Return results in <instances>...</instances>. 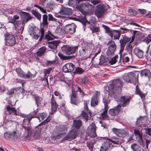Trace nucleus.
<instances>
[{"label": "nucleus", "mask_w": 151, "mask_h": 151, "mask_svg": "<svg viewBox=\"0 0 151 151\" xmlns=\"http://www.w3.org/2000/svg\"><path fill=\"white\" fill-rule=\"evenodd\" d=\"M40 129H36L33 135V138L35 139H39L40 138Z\"/></svg>", "instance_id": "nucleus-50"}, {"label": "nucleus", "mask_w": 151, "mask_h": 151, "mask_svg": "<svg viewBox=\"0 0 151 151\" xmlns=\"http://www.w3.org/2000/svg\"><path fill=\"white\" fill-rule=\"evenodd\" d=\"M100 95V92L96 91L95 94L92 97L91 101V105L92 106H95L98 104L97 98Z\"/></svg>", "instance_id": "nucleus-20"}, {"label": "nucleus", "mask_w": 151, "mask_h": 151, "mask_svg": "<svg viewBox=\"0 0 151 151\" xmlns=\"http://www.w3.org/2000/svg\"><path fill=\"white\" fill-rule=\"evenodd\" d=\"M135 36H136L137 40L139 42H140L142 41H144L146 43L145 40L147 37L145 38L144 35L143 33L140 32H138L136 31H134L133 35L132 36V38H134Z\"/></svg>", "instance_id": "nucleus-16"}, {"label": "nucleus", "mask_w": 151, "mask_h": 151, "mask_svg": "<svg viewBox=\"0 0 151 151\" xmlns=\"http://www.w3.org/2000/svg\"><path fill=\"white\" fill-rule=\"evenodd\" d=\"M110 145L109 142L106 141L104 142L101 147L108 150L110 146Z\"/></svg>", "instance_id": "nucleus-55"}, {"label": "nucleus", "mask_w": 151, "mask_h": 151, "mask_svg": "<svg viewBox=\"0 0 151 151\" xmlns=\"http://www.w3.org/2000/svg\"><path fill=\"white\" fill-rule=\"evenodd\" d=\"M108 109L104 108V112L101 114V116L102 119L104 120H107L108 119V116L107 114Z\"/></svg>", "instance_id": "nucleus-44"}, {"label": "nucleus", "mask_w": 151, "mask_h": 151, "mask_svg": "<svg viewBox=\"0 0 151 151\" xmlns=\"http://www.w3.org/2000/svg\"><path fill=\"white\" fill-rule=\"evenodd\" d=\"M91 131L88 134V136L91 138H94L97 136L96 133V127L94 123H92L91 126Z\"/></svg>", "instance_id": "nucleus-21"}, {"label": "nucleus", "mask_w": 151, "mask_h": 151, "mask_svg": "<svg viewBox=\"0 0 151 151\" xmlns=\"http://www.w3.org/2000/svg\"><path fill=\"white\" fill-rule=\"evenodd\" d=\"M59 43L58 41H53L49 42L48 46L51 49L55 50L57 48Z\"/></svg>", "instance_id": "nucleus-28"}, {"label": "nucleus", "mask_w": 151, "mask_h": 151, "mask_svg": "<svg viewBox=\"0 0 151 151\" xmlns=\"http://www.w3.org/2000/svg\"><path fill=\"white\" fill-rule=\"evenodd\" d=\"M112 131L113 132L118 136L121 137H125L128 133V130L126 129H118L114 128Z\"/></svg>", "instance_id": "nucleus-14"}, {"label": "nucleus", "mask_w": 151, "mask_h": 151, "mask_svg": "<svg viewBox=\"0 0 151 151\" xmlns=\"http://www.w3.org/2000/svg\"><path fill=\"white\" fill-rule=\"evenodd\" d=\"M137 75L133 72H129L124 74L123 78L127 82H130L135 85L137 81Z\"/></svg>", "instance_id": "nucleus-4"}, {"label": "nucleus", "mask_w": 151, "mask_h": 151, "mask_svg": "<svg viewBox=\"0 0 151 151\" xmlns=\"http://www.w3.org/2000/svg\"><path fill=\"white\" fill-rule=\"evenodd\" d=\"M50 35L46 34L45 36V39L48 40H50L52 39H54V38H56L57 37L54 36L51 33H50Z\"/></svg>", "instance_id": "nucleus-59"}, {"label": "nucleus", "mask_w": 151, "mask_h": 151, "mask_svg": "<svg viewBox=\"0 0 151 151\" xmlns=\"http://www.w3.org/2000/svg\"><path fill=\"white\" fill-rule=\"evenodd\" d=\"M38 112L37 109L35 110L34 109L33 111L30 114L26 116L23 120L24 124L27 126L23 127L25 130V136L27 137H29L31 135L32 130L31 128L29 126L31 119L35 117H37L40 121L45 119V116L42 113H39L37 115H36V114Z\"/></svg>", "instance_id": "nucleus-1"}, {"label": "nucleus", "mask_w": 151, "mask_h": 151, "mask_svg": "<svg viewBox=\"0 0 151 151\" xmlns=\"http://www.w3.org/2000/svg\"><path fill=\"white\" fill-rule=\"evenodd\" d=\"M63 29L60 26H58L57 27L55 31L56 34H60L62 32Z\"/></svg>", "instance_id": "nucleus-61"}, {"label": "nucleus", "mask_w": 151, "mask_h": 151, "mask_svg": "<svg viewBox=\"0 0 151 151\" xmlns=\"http://www.w3.org/2000/svg\"><path fill=\"white\" fill-rule=\"evenodd\" d=\"M140 74L141 76H147L148 77L151 76V73L150 70L148 69H145L141 71Z\"/></svg>", "instance_id": "nucleus-38"}, {"label": "nucleus", "mask_w": 151, "mask_h": 151, "mask_svg": "<svg viewBox=\"0 0 151 151\" xmlns=\"http://www.w3.org/2000/svg\"><path fill=\"white\" fill-rule=\"evenodd\" d=\"M75 67L72 63H68L63 66L62 70L65 73H70L73 71Z\"/></svg>", "instance_id": "nucleus-18"}, {"label": "nucleus", "mask_w": 151, "mask_h": 151, "mask_svg": "<svg viewBox=\"0 0 151 151\" xmlns=\"http://www.w3.org/2000/svg\"><path fill=\"white\" fill-rule=\"evenodd\" d=\"M79 20L80 22H81L83 25L84 26L83 27L84 28V30L85 29V27L86 26V23H88L89 24H90V22L86 19L85 16L83 17H82L80 18Z\"/></svg>", "instance_id": "nucleus-46"}, {"label": "nucleus", "mask_w": 151, "mask_h": 151, "mask_svg": "<svg viewBox=\"0 0 151 151\" xmlns=\"http://www.w3.org/2000/svg\"><path fill=\"white\" fill-rule=\"evenodd\" d=\"M77 131L75 129H73L70 131L67 135L63 139V140L70 141L75 139L77 137Z\"/></svg>", "instance_id": "nucleus-15"}, {"label": "nucleus", "mask_w": 151, "mask_h": 151, "mask_svg": "<svg viewBox=\"0 0 151 151\" xmlns=\"http://www.w3.org/2000/svg\"><path fill=\"white\" fill-rule=\"evenodd\" d=\"M77 88L78 91L79 92L80 94L81 95V96L83 97L85 95V94L84 92V91L85 90L84 88L83 87L81 88L79 87H78Z\"/></svg>", "instance_id": "nucleus-63"}, {"label": "nucleus", "mask_w": 151, "mask_h": 151, "mask_svg": "<svg viewBox=\"0 0 151 151\" xmlns=\"http://www.w3.org/2000/svg\"><path fill=\"white\" fill-rule=\"evenodd\" d=\"M131 147L134 151H140V149L139 146L136 143L131 145Z\"/></svg>", "instance_id": "nucleus-52"}, {"label": "nucleus", "mask_w": 151, "mask_h": 151, "mask_svg": "<svg viewBox=\"0 0 151 151\" xmlns=\"http://www.w3.org/2000/svg\"><path fill=\"white\" fill-rule=\"evenodd\" d=\"M134 54L139 58H141L143 56V51L138 48H136L134 50Z\"/></svg>", "instance_id": "nucleus-31"}, {"label": "nucleus", "mask_w": 151, "mask_h": 151, "mask_svg": "<svg viewBox=\"0 0 151 151\" xmlns=\"http://www.w3.org/2000/svg\"><path fill=\"white\" fill-rule=\"evenodd\" d=\"M6 109L10 114L16 115H17V111L14 108H12L9 105H7L6 107Z\"/></svg>", "instance_id": "nucleus-30"}, {"label": "nucleus", "mask_w": 151, "mask_h": 151, "mask_svg": "<svg viewBox=\"0 0 151 151\" xmlns=\"http://www.w3.org/2000/svg\"><path fill=\"white\" fill-rule=\"evenodd\" d=\"M120 109V108L117 106L115 108L110 109L109 111V114L111 116H115L119 113Z\"/></svg>", "instance_id": "nucleus-25"}, {"label": "nucleus", "mask_w": 151, "mask_h": 151, "mask_svg": "<svg viewBox=\"0 0 151 151\" xmlns=\"http://www.w3.org/2000/svg\"><path fill=\"white\" fill-rule=\"evenodd\" d=\"M55 6L54 3L52 1H50L47 4L45 8L47 11H50L53 9Z\"/></svg>", "instance_id": "nucleus-40"}, {"label": "nucleus", "mask_w": 151, "mask_h": 151, "mask_svg": "<svg viewBox=\"0 0 151 151\" xmlns=\"http://www.w3.org/2000/svg\"><path fill=\"white\" fill-rule=\"evenodd\" d=\"M21 135V133L17 130L11 132L12 139H15L19 137Z\"/></svg>", "instance_id": "nucleus-37"}, {"label": "nucleus", "mask_w": 151, "mask_h": 151, "mask_svg": "<svg viewBox=\"0 0 151 151\" xmlns=\"http://www.w3.org/2000/svg\"><path fill=\"white\" fill-rule=\"evenodd\" d=\"M82 122L80 119H74L73 120V126L76 129H79L81 126Z\"/></svg>", "instance_id": "nucleus-29"}, {"label": "nucleus", "mask_w": 151, "mask_h": 151, "mask_svg": "<svg viewBox=\"0 0 151 151\" xmlns=\"http://www.w3.org/2000/svg\"><path fill=\"white\" fill-rule=\"evenodd\" d=\"M50 120V118H46V119H45L43 122H41V123L39 124L38 126H40L42 125H44V126L43 127L44 128H45V129H46L48 126V125H47V124L46 125H45L46 123H47L48 122H49Z\"/></svg>", "instance_id": "nucleus-48"}, {"label": "nucleus", "mask_w": 151, "mask_h": 151, "mask_svg": "<svg viewBox=\"0 0 151 151\" xmlns=\"http://www.w3.org/2000/svg\"><path fill=\"white\" fill-rule=\"evenodd\" d=\"M21 15L22 18V26L21 29L22 30V32L24 29V27L25 23H27L29 20L32 18V17L30 14L28 13L22 12L21 14Z\"/></svg>", "instance_id": "nucleus-9"}, {"label": "nucleus", "mask_w": 151, "mask_h": 151, "mask_svg": "<svg viewBox=\"0 0 151 151\" xmlns=\"http://www.w3.org/2000/svg\"><path fill=\"white\" fill-rule=\"evenodd\" d=\"M46 48L44 47H42L40 48L37 52V56H42L45 52Z\"/></svg>", "instance_id": "nucleus-43"}, {"label": "nucleus", "mask_w": 151, "mask_h": 151, "mask_svg": "<svg viewBox=\"0 0 151 151\" xmlns=\"http://www.w3.org/2000/svg\"><path fill=\"white\" fill-rule=\"evenodd\" d=\"M88 51V46H85L84 48H83L81 50L79 51V54L82 57H86L87 55V53Z\"/></svg>", "instance_id": "nucleus-32"}, {"label": "nucleus", "mask_w": 151, "mask_h": 151, "mask_svg": "<svg viewBox=\"0 0 151 151\" xmlns=\"http://www.w3.org/2000/svg\"><path fill=\"white\" fill-rule=\"evenodd\" d=\"M145 121L144 117H140L137 118L136 125L137 127H140L142 125V123L144 122Z\"/></svg>", "instance_id": "nucleus-41"}, {"label": "nucleus", "mask_w": 151, "mask_h": 151, "mask_svg": "<svg viewBox=\"0 0 151 151\" xmlns=\"http://www.w3.org/2000/svg\"><path fill=\"white\" fill-rule=\"evenodd\" d=\"M102 27L105 30V32L108 34L109 36H112V32L113 31V30H110L109 28L107 26H106L104 25H102Z\"/></svg>", "instance_id": "nucleus-42"}, {"label": "nucleus", "mask_w": 151, "mask_h": 151, "mask_svg": "<svg viewBox=\"0 0 151 151\" xmlns=\"http://www.w3.org/2000/svg\"><path fill=\"white\" fill-rule=\"evenodd\" d=\"M107 59L105 56L101 55L99 58V64L100 65H102L106 62Z\"/></svg>", "instance_id": "nucleus-54"}, {"label": "nucleus", "mask_w": 151, "mask_h": 151, "mask_svg": "<svg viewBox=\"0 0 151 151\" xmlns=\"http://www.w3.org/2000/svg\"><path fill=\"white\" fill-rule=\"evenodd\" d=\"M118 56L116 55L114 57L111 58L110 60L109 61V63L111 65H112L116 63L117 62L116 59L118 58Z\"/></svg>", "instance_id": "nucleus-53"}, {"label": "nucleus", "mask_w": 151, "mask_h": 151, "mask_svg": "<svg viewBox=\"0 0 151 151\" xmlns=\"http://www.w3.org/2000/svg\"><path fill=\"white\" fill-rule=\"evenodd\" d=\"M112 36H110L111 37H113V36H114V39L119 40L120 36L121 35V33L119 31L113 30V31L112 32Z\"/></svg>", "instance_id": "nucleus-35"}, {"label": "nucleus", "mask_w": 151, "mask_h": 151, "mask_svg": "<svg viewBox=\"0 0 151 151\" xmlns=\"http://www.w3.org/2000/svg\"><path fill=\"white\" fill-rule=\"evenodd\" d=\"M35 75L32 74L30 72L28 71L27 74H25L24 78H31L35 77Z\"/></svg>", "instance_id": "nucleus-58"}, {"label": "nucleus", "mask_w": 151, "mask_h": 151, "mask_svg": "<svg viewBox=\"0 0 151 151\" xmlns=\"http://www.w3.org/2000/svg\"><path fill=\"white\" fill-rule=\"evenodd\" d=\"M76 92L72 90L71 96L70 97V102L71 104L77 105L80 103V101L76 97Z\"/></svg>", "instance_id": "nucleus-19"}, {"label": "nucleus", "mask_w": 151, "mask_h": 151, "mask_svg": "<svg viewBox=\"0 0 151 151\" xmlns=\"http://www.w3.org/2000/svg\"><path fill=\"white\" fill-rule=\"evenodd\" d=\"M16 123L15 121L7 120L4 123V125L6 127H9L12 126L14 124Z\"/></svg>", "instance_id": "nucleus-45"}, {"label": "nucleus", "mask_w": 151, "mask_h": 151, "mask_svg": "<svg viewBox=\"0 0 151 151\" xmlns=\"http://www.w3.org/2000/svg\"><path fill=\"white\" fill-rule=\"evenodd\" d=\"M136 94H139L142 99L144 98V94L140 91L137 86H136Z\"/></svg>", "instance_id": "nucleus-51"}, {"label": "nucleus", "mask_w": 151, "mask_h": 151, "mask_svg": "<svg viewBox=\"0 0 151 151\" xmlns=\"http://www.w3.org/2000/svg\"><path fill=\"white\" fill-rule=\"evenodd\" d=\"M78 46H70L69 45H64L62 47V51L65 54L68 55H70L75 53L78 50Z\"/></svg>", "instance_id": "nucleus-5"}, {"label": "nucleus", "mask_w": 151, "mask_h": 151, "mask_svg": "<svg viewBox=\"0 0 151 151\" xmlns=\"http://www.w3.org/2000/svg\"><path fill=\"white\" fill-rule=\"evenodd\" d=\"M34 99L35 101L37 107L40 106L42 101V98L38 95H35L34 96Z\"/></svg>", "instance_id": "nucleus-39"}, {"label": "nucleus", "mask_w": 151, "mask_h": 151, "mask_svg": "<svg viewBox=\"0 0 151 151\" xmlns=\"http://www.w3.org/2000/svg\"><path fill=\"white\" fill-rule=\"evenodd\" d=\"M96 143L95 139H91L90 141H88L86 142L87 146L90 150L93 149L94 145Z\"/></svg>", "instance_id": "nucleus-34"}, {"label": "nucleus", "mask_w": 151, "mask_h": 151, "mask_svg": "<svg viewBox=\"0 0 151 151\" xmlns=\"http://www.w3.org/2000/svg\"><path fill=\"white\" fill-rule=\"evenodd\" d=\"M72 13L71 9L65 7H62L59 12L60 14L64 15H70Z\"/></svg>", "instance_id": "nucleus-22"}, {"label": "nucleus", "mask_w": 151, "mask_h": 151, "mask_svg": "<svg viewBox=\"0 0 151 151\" xmlns=\"http://www.w3.org/2000/svg\"><path fill=\"white\" fill-rule=\"evenodd\" d=\"M76 8L85 15L86 14L87 12L85 11L84 10L87 8H88V10L93 9V6L90 3L86 2L77 6Z\"/></svg>", "instance_id": "nucleus-7"}, {"label": "nucleus", "mask_w": 151, "mask_h": 151, "mask_svg": "<svg viewBox=\"0 0 151 151\" xmlns=\"http://www.w3.org/2000/svg\"><path fill=\"white\" fill-rule=\"evenodd\" d=\"M132 45H131L130 44H127V45L126 49L127 50L128 53L130 54L132 53Z\"/></svg>", "instance_id": "nucleus-56"}, {"label": "nucleus", "mask_w": 151, "mask_h": 151, "mask_svg": "<svg viewBox=\"0 0 151 151\" xmlns=\"http://www.w3.org/2000/svg\"><path fill=\"white\" fill-rule=\"evenodd\" d=\"M122 37L120 40L119 42L122 48H124L126 44L130 40V39L127 37L125 35H122Z\"/></svg>", "instance_id": "nucleus-23"}, {"label": "nucleus", "mask_w": 151, "mask_h": 151, "mask_svg": "<svg viewBox=\"0 0 151 151\" xmlns=\"http://www.w3.org/2000/svg\"><path fill=\"white\" fill-rule=\"evenodd\" d=\"M104 11L103 7L101 5H98L97 9L95 11V14L98 18H99L102 17Z\"/></svg>", "instance_id": "nucleus-26"}, {"label": "nucleus", "mask_w": 151, "mask_h": 151, "mask_svg": "<svg viewBox=\"0 0 151 151\" xmlns=\"http://www.w3.org/2000/svg\"><path fill=\"white\" fill-rule=\"evenodd\" d=\"M91 112L88 110L87 105L86 103H84V108L83 111H82L81 116L84 119L86 122L88 119H89L91 118Z\"/></svg>", "instance_id": "nucleus-8"}, {"label": "nucleus", "mask_w": 151, "mask_h": 151, "mask_svg": "<svg viewBox=\"0 0 151 151\" xmlns=\"http://www.w3.org/2000/svg\"><path fill=\"white\" fill-rule=\"evenodd\" d=\"M103 103L104 104V108H109L108 104L110 102V100L109 99V96L107 95L104 96L103 97Z\"/></svg>", "instance_id": "nucleus-33"}, {"label": "nucleus", "mask_w": 151, "mask_h": 151, "mask_svg": "<svg viewBox=\"0 0 151 151\" xmlns=\"http://www.w3.org/2000/svg\"><path fill=\"white\" fill-rule=\"evenodd\" d=\"M48 16L46 14H45L42 15V21L41 24L43 25V27H47L48 25Z\"/></svg>", "instance_id": "nucleus-36"}, {"label": "nucleus", "mask_w": 151, "mask_h": 151, "mask_svg": "<svg viewBox=\"0 0 151 151\" xmlns=\"http://www.w3.org/2000/svg\"><path fill=\"white\" fill-rule=\"evenodd\" d=\"M131 99V97L130 96H125L121 97L119 99L120 104L118 106L120 108L127 106L129 104Z\"/></svg>", "instance_id": "nucleus-11"}, {"label": "nucleus", "mask_w": 151, "mask_h": 151, "mask_svg": "<svg viewBox=\"0 0 151 151\" xmlns=\"http://www.w3.org/2000/svg\"><path fill=\"white\" fill-rule=\"evenodd\" d=\"M96 142H99L101 140H108L109 141H111V142H113L114 144H117L119 145H120L121 144V142H119V141L117 140H113L111 139L108 138L107 137H98L96 138V139H95Z\"/></svg>", "instance_id": "nucleus-24"}, {"label": "nucleus", "mask_w": 151, "mask_h": 151, "mask_svg": "<svg viewBox=\"0 0 151 151\" xmlns=\"http://www.w3.org/2000/svg\"><path fill=\"white\" fill-rule=\"evenodd\" d=\"M122 82L119 79H117L114 81L112 85H111L109 88L112 87V93L111 96L114 99L117 98L119 96L121 91Z\"/></svg>", "instance_id": "nucleus-2"}, {"label": "nucleus", "mask_w": 151, "mask_h": 151, "mask_svg": "<svg viewBox=\"0 0 151 151\" xmlns=\"http://www.w3.org/2000/svg\"><path fill=\"white\" fill-rule=\"evenodd\" d=\"M90 29L92 31V33H94L99 31V27H96L94 26H92L90 27Z\"/></svg>", "instance_id": "nucleus-57"}, {"label": "nucleus", "mask_w": 151, "mask_h": 151, "mask_svg": "<svg viewBox=\"0 0 151 151\" xmlns=\"http://www.w3.org/2000/svg\"><path fill=\"white\" fill-rule=\"evenodd\" d=\"M107 45L108 47L106 53L108 56H110L114 54L116 48V46L114 42L111 40L109 41Z\"/></svg>", "instance_id": "nucleus-10"}, {"label": "nucleus", "mask_w": 151, "mask_h": 151, "mask_svg": "<svg viewBox=\"0 0 151 151\" xmlns=\"http://www.w3.org/2000/svg\"><path fill=\"white\" fill-rule=\"evenodd\" d=\"M16 71L17 72L19 76L21 77L24 78L25 74L23 72V71L20 68H17L16 69Z\"/></svg>", "instance_id": "nucleus-49"}, {"label": "nucleus", "mask_w": 151, "mask_h": 151, "mask_svg": "<svg viewBox=\"0 0 151 151\" xmlns=\"http://www.w3.org/2000/svg\"><path fill=\"white\" fill-rule=\"evenodd\" d=\"M51 104L52 112L53 114L57 110L58 107V106L56 101L54 98L53 95L51 98Z\"/></svg>", "instance_id": "nucleus-27"}, {"label": "nucleus", "mask_w": 151, "mask_h": 151, "mask_svg": "<svg viewBox=\"0 0 151 151\" xmlns=\"http://www.w3.org/2000/svg\"><path fill=\"white\" fill-rule=\"evenodd\" d=\"M19 17L16 14L14 15L13 17H8L9 22L13 24L15 27L19 26L20 24H22L21 21L19 20Z\"/></svg>", "instance_id": "nucleus-13"}, {"label": "nucleus", "mask_w": 151, "mask_h": 151, "mask_svg": "<svg viewBox=\"0 0 151 151\" xmlns=\"http://www.w3.org/2000/svg\"><path fill=\"white\" fill-rule=\"evenodd\" d=\"M40 33L41 34L40 37L39 39V41H41L43 38L44 35L45 30L43 28H41L40 30Z\"/></svg>", "instance_id": "nucleus-60"}, {"label": "nucleus", "mask_w": 151, "mask_h": 151, "mask_svg": "<svg viewBox=\"0 0 151 151\" xmlns=\"http://www.w3.org/2000/svg\"><path fill=\"white\" fill-rule=\"evenodd\" d=\"M76 26L74 23L66 25L64 29V33L67 34H73L76 32Z\"/></svg>", "instance_id": "nucleus-12"}, {"label": "nucleus", "mask_w": 151, "mask_h": 151, "mask_svg": "<svg viewBox=\"0 0 151 151\" xmlns=\"http://www.w3.org/2000/svg\"><path fill=\"white\" fill-rule=\"evenodd\" d=\"M88 78L86 76H84L82 78L81 82L82 83L85 85L88 83Z\"/></svg>", "instance_id": "nucleus-62"}, {"label": "nucleus", "mask_w": 151, "mask_h": 151, "mask_svg": "<svg viewBox=\"0 0 151 151\" xmlns=\"http://www.w3.org/2000/svg\"><path fill=\"white\" fill-rule=\"evenodd\" d=\"M5 45H6L13 46L16 43V42L14 37L12 35L7 33L4 35Z\"/></svg>", "instance_id": "nucleus-6"}, {"label": "nucleus", "mask_w": 151, "mask_h": 151, "mask_svg": "<svg viewBox=\"0 0 151 151\" xmlns=\"http://www.w3.org/2000/svg\"><path fill=\"white\" fill-rule=\"evenodd\" d=\"M67 129V127L65 125H60L56 127L55 131L57 134L52 136V139L54 140L59 139L66 133Z\"/></svg>", "instance_id": "nucleus-3"}, {"label": "nucleus", "mask_w": 151, "mask_h": 151, "mask_svg": "<svg viewBox=\"0 0 151 151\" xmlns=\"http://www.w3.org/2000/svg\"><path fill=\"white\" fill-rule=\"evenodd\" d=\"M59 57L61 59L63 60H67L69 59V57L65 56L62 53L59 52L58 53Z\"/></svg>", "instance_id": "nucleus-64"}, {"label": "nucleus", "mask_w": 151, "mask_h": 151, "mask_svg": "<svg viewBox=\"0 0 151 151\" xmlns=\"http://www.w3.org/2000/svg\"><path fill=\"white\" fill-rule=\"evenodd\" d=\"M134 134L137 139L138 142L140 145H142L143 140L142 139L143 133L142 130H139L137 129H134Z\"/></svg>", "instance_id": "nucleus-17"}, {"label": "nucleus", "mask_w": 151, "mask_h": 151, "mask_svg": "<svg viewBox=\"0 0 151 151\" xmlns=\"http://www.w3.org/2000/svg\"><path fill=\"white\" fill-rule=\"evenodd\" d=\"M31 12L36 17H37V19L40 21L41 19V15L38 12L35 10H32L31 11Z\"/></svg>", "instance_id": "nucleus-47"}]
</instances>
